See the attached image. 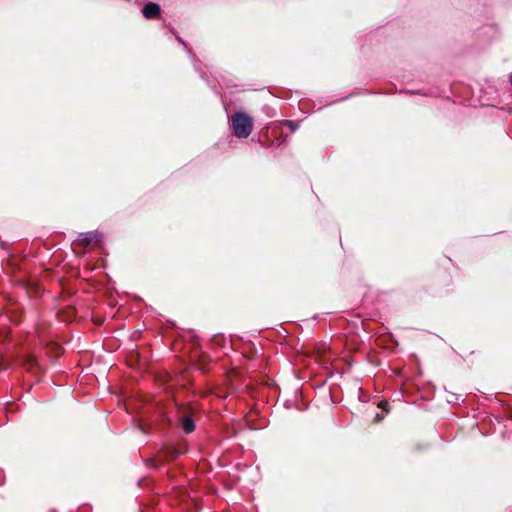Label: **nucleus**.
<instances>
[{
    "label": "nucleus",
    "instance_id": "20e7f679",
    "mask_svg": "<svg viewBox=\"0 0 512 512\" xmlns=\"http://www.w3.org/2000/svg\"><path fill=\"white\" fill-rule=\"evenodd\" d=\"M182 428L186 433H191L195 429V424L191 418L185 417L182 420Z\"/></svg>",
    "mask_w": 512,
    "mask_h": 512
},
{
    "label": "nucleus",
    "instance_id": "f257e3e1",
    "mask_svg": "<svg viewBox=\"0 0 512 512\" xmlns=\"http://www.w3.org/2000/svg\"><path fill=\"white\" fill-rule=\"evenodd\" d=\"M231 126L238 138H247L252 132L253 120L245 113H235L231 117Z\"/></svg>",
    "mask_w": 512,
    "mask_h": 512
},
{
    "label": "nucleus",
    "instance_id": "7ed1b4c3",
    "mask_svg": "<svg viewBox=\"0 0 512 512\" xmlns=\"http://www.w3.org/2000/svg\"><path fill=\"white\" fill-rule=\"evenodd\" d=\"M79 240L83 244L89 245L90 243L98 240V233L97 232H87V233L81 234L79 237Z\"/></svg>",
    "mask_w": 512,
    "mask_h": 512
},
{
    "label": "nucleus",
    "instance_id": "f03ea898",
    "mask_svg": "<svg viewBox=\"0 0 512 512\" xmlns=\"http://www.w3.org/2000/svg\"><path fill=\"white\" fill-rule=\"evenodd\" d=\"M142 13L145 18H156L160 14V7L155 3H148L144 6Z\"/></svg>",
    "mask_w": 512,
    "mask_h": 512
}]
</instances>
